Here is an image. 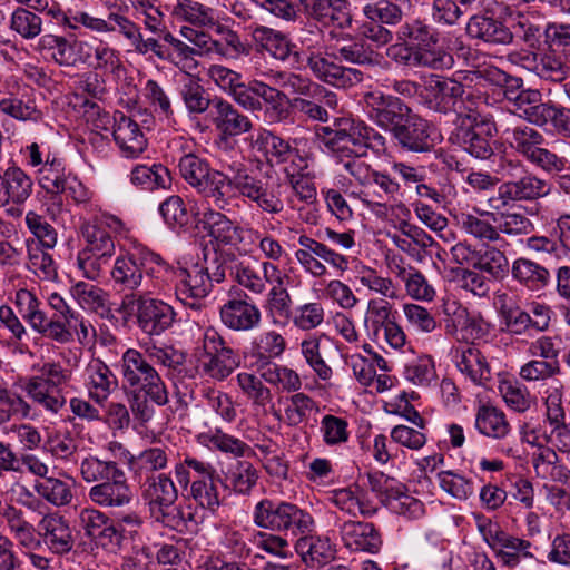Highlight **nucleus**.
I'll use <instances>...</instances> for the list:
<instances>
[{
	"mask_svg": "<svg viewBox=\"0 0 570 570\" xmlns=\"http://www.w3.org/2000/svg\"><path fill=\"white\" fill-rule=\"evenodd\" d=\"M184 180L199 194L204 200L218 209H226L233 200V188L243 197L254 202L267 214H279L284 209L281 198L282 185L276 181L254 177L245 169H238L233 177L214 169L209 163L196 154L184 155L178 163Z\"/></svg>",
	"mask_w": 570,
	"mask_h": 570,
	"instance_id": "1",
	"label": "nucleus"
},
{
	"mask_svg": "<svg viewBox=\"0 0 570 570\" xmlns=\"http://www.w3.org/2000/svg\"><path fill=\"white\" fill-rule=\"evenodd\" d=\"M124 223L120 218L90 206V217L80 227L85 240L78 253L77 264L88 279H97L115 254V243L109 232L120 234Z\"/></svg>",
	"mask_w": 570,
	"mask_h": 570,
	"instance_id": "2",
	"label": "nucleus"
},
{
	"mask_svg": "<svg viewBox=\"0 0 570 570\" xmlns=\"http://www.w3.org/2000/svg\"><path fill=\"white\" fill-rule=\"evenodd\" d=\"M165 259L147 247L138 246L116 258L111 279L120 291L134 294H163Z\"/></svg>",
	"mask_w": 570,
	"mask_h": 570,
	"instance_id": "3",
	"label": "nucleus"
},
{
	"mask_svg": "<svg viewBox=\"0 0 570 570\" xmlns=\"http://www.w3.org/2000/svg\"><path fill=\"white\" fill-rule=\"evenodd\" d=\"M142 497L148 505L150 517L161 525L184 532L188 529V521H193V514L178 508L175 503L178 499V489L171 476L167 473L145 479Z\"/></svg>",
	"mask_w": 570,
	"mask_h": 570,
	"instance_id": "4",
	"label": "nucleus"
},
{
	"mask_svg": "<svg viewBox=\"0 0 570 570\" xmlns=\"http://www.w3.org/2000/svg\"><path fill=\"white\" fill-rule=\"evenodd\" d=\"M253 522L259 529L285 537L302 538L313 532L315 528L314 518L308 511L294 503L272 499H263L256 503Z\"/></svg>",
	"mask_w": 570,
	"mask_h": 570,
	"instance_id": "5",
	"label": "nucleus"
},
{
	"mask_svg": "<svg viewBox=\"0 0 570 570\" xmlns=\"http://www.w3.org/2000/svg\"><path fill=\"white\" fill-rule=\"evenodd\" d=\"M122 385L132 393H142L158 406L168 403V391L159 371L153 366L146 352L128 348L120 360Z\"/></svg>",
	"mask_w": 570,
	"mask_h": 570,
	"instance_id": "6",
	"label": "nucleus"
},
{
	"mask_svg": "<svg viewBox=\"0 0 570 570\" xmlns=\"http://www.w3.org/2000/svg\"><path fill=\"white\" fill-rule=\"evenodd\" d=\"M38 375L28 377L22 386L27 396L45 411L57 414L66 405L62 387L72 379V371L60 362H45L38 368Z\"/></svg>",
	"mask_w": 570,
	"mask_h": 570,
	"instance_id": "7",
	"label": "nucleus"
},
{
	"mask_svg": "<svg viewBox=\"0 0 570 570\" xmlns=\"http://www.w3.org/2000/svg\"><path fill=\"white\" fill-rule=\"evenodd\" d=\"M424 97L430 108L442 114L455 112L456 121L466 116L469 107H478L481 96L465 90L454 77L432 73L424 79Z\"/></svg>",
	"mask_w": 570,
	"mask_h": 570,
	"instance_id": "8",
	"label": "nucleus"
},
{
	"mask_svg": "<svg viewBox=\"0 0 570 570\" xmlns=\"http://www.w3.org/2000/svg\"><path fill=\"white\" fill-rule=\"evenodd\" d=\"M505 139L519 156L544 173H561L567 167V159L547 148V139L533 127L521 125L509 128Z\"/></svg>",
	"mask_w": 570,
	"mask_h": 570,
	"instance_id": "9",
	"label": "nucleus"
},
{
	"mask_svg": "<svg viewBox=\"0 0 570 570\" xmlns=\"http://www.w3.org/2000/svg\"><path fill=\"white\" fill-rule=\"evenodd\" d=\"M466 116L458 120L450 140L475 158L488 159L493 155V140L497 125L492 117L482 115L478 107H469Z\"/></svg>",
	"mask_w": 570,
	"mask_h": 570,
	"instance_id": "10",
	"label": "nucleus"
},
{
	"mask_svg": "<svg viewBox=\"0 0 570 570\" xmlns=\"http://www.w3.org/2000/svg\"><path fill=\"white\" fill-rule=\"evenodd\" d=\"M164 288L163 294L174 289L179 302L193 309H200L204 305V298L212 291V282L204 274L200 265H195L190 269L174 267L166 261L163 269Z\"/></svg>",
	"mask_w": 570,
	"mask_h": 570,
	"instance_id": "11",
	"label": "nucleus"
},
{
	"mask_svg": "<svg viewBox=\"0 0 570 570\" xmlns=\"http://www.w3.org/2000/svg\"><path fill=\"white\" fill-rule=\"evenodd\" d=\"M238 364L235 351L227 345L224 337L214 327L206 328L202 352L198 355V374L215 382H223Z\"/></svg>",
	"mask_w": 570,
	"mask_h": 570,
	"instance_id": "12",
	"label": "nucleus"
},
{
	"mask_svg": "<svg viewBox=\"0 0 570 570\" xmlns=\"http://www.w3.org/2000/svg\"><path fill=\"white\" fill-rule=\"evenodd\" d=\"M364 122L354 119H340L334 128L321 127L316 131L322 144L340 161L352 157H365Z\"/></svg>",
	"mask_w": 570,
	"mask_h": 570,
	"instance_id": "13",
	"label": "nucleus"
},
{
	"mask_svg": "<svg viewBox=\"0 0 570 570\" xmlns=\"http://www.w3.org/2000/svg\"><path fill=\"white\" fill-rule=\"evenodd\" d=\"M17 303L22 318L36 333L58 344L73 342L71 330L66 328L57 317H49L41 308V303L35 294L27 289H21L17 293Z\"/></svg>",
	"mask_w": 570,
	"mask_h": 570,
	"instance_id": "14",
	"label": "nucleus"
},
{
	"mask_svg": "<svg viewBox=\"0 0 570 570\" xmlns=\"http://www.w3.org/2000/svg\"><path fill=\"white\" fill-rule=\"evenodd\" d=\"M153 294L125 295L122 305L136 306L138 327L147 335H160L175 322L176 313L171 305L151 297Z\"/></svg>",
	"mask_w": 570,
	"mask_h": 570,
	"instance_id": "15",
	"label": "nucleus"
},
{
	"mask_svg": "<svg viewBox=\"0 0 570 570\" xmlns=\"http://www.w3.org/2000/svg\"><path fill=\"white\" fill-rule=\"evenodd\" d=\"M362 106L367 118L390 134L411 110L399 97L381 90L366 91L362 97Z\"/></svg>",
	"mask_w": 570,
	"mask_h": 570,
	"instance_id": "16",
	"label": "nucleus"
},
{
	"mask_svg": "<svg viewBox=\"0 0 570 570\" xmlns=\"http://www.w3.org/2000/svg\"><path fill=\"white\" fill-rule=\"evenodd\" d=\"M298 245L301 248L295 252V257L304 271L314 277H322L327 274V268L322 261L340 272H345L348 268L347 257L335 252L323 242L301 235Z\"/></svg>",
	"mask_w": 570,
	"mask_h": 570,
	"instance_id": "17",
	"label": "nucleus"
},
{
	"mask_svg": "<svg viewBox=\"0 0 570 570\" xmlns=\"http://www.w3.org/2000/svg\"><path fill=\"white\" fill-rule=\"evenodd\" d=\"M307 67L317 80L338 89L352 88L363 82L365 77L361 69L343 66L335 57L321 52L308 56Z\"/></svg>",
	"mask_w": 570,
	"mask_h": 570,
	"instance_id": "18",
	"label": "nucleus"
},
{
	"mask_svg": "<svg viewBox=\"0 0 570 570\" xmlns=\"http://www.w3.org/2000/svg\"><path fill=\"white\" fill-rule=\"evenodd\" d=\"M551 190V185L529 169L514 181H503L498 189V198H491V207L498 209L510 202H533L546 197Z\"/></svg>",
	"mask_w": 570,
	"mask_h": 570,
	"instance_id": "19",
	"label": "nucleus"
},
{
	"mask_svg": "<svg viewBox=\"0 0 570 570\" xmlns=\"http://www.w3.org/2000/svg\"><path fill=\"white\" fill-rule=\"evenodd\" d=\"M432 125L412 109L391 132L397 145L413 153H429L435 146Z\"/></svg>",
	"mask_w": 570,
	"mask_h": 570,
	"instance_id": "20",
	"label": "nucleus"
},
{
	"mask_svg": "<svg viewBox=\"0 0 570 570\" xmlns=\"http://www.w3.org/2000/svg\"><path fill=\"white\" fill-rule=\"evenodd\" d=\"M252 147L261 153L272 166H279L291 163L299 170L306 167L304 158L298 149L292 147L288 140L276 135L272 130L261 128L252 137Z\"/></svg>",
	"mask_w": 570,
	"mask_h": 570,
	"instance_id": "21",
	"label": "nucleus"
},
{
	"mask_svg": "<svg viewBox=\"0 0 570 570\" xmlns=\"http://www.w3.org/2000/svg\"><path fill=\"white\" fill-rule=\"evenodd\" d=\"M209 118L222 141L250 132L254 128V124L247 115L230 101L218 96L214 97V107L209 111Z\"/></svg>",
	"mask_w": 570,
	"mask_h": 570,
	"instance_id": "22",
	"label": "nucleus"
},
{
	"mask_svg": "<svg viewBox=\"0 0 570 570\" xmlns=\"http://www.w3.org/2000/svg\"><path fill=\"white\" fill-rule=\"evenodd\" d=\"M33 181L20 167L10 166L0 173V208L8 207L7 213L19 217V207L31 196Z\"/></svg>",
	"mask_w": 570,
	"mask_h": 570,
	"instance_id": "23",
	"label": "nucleus"
},
{
	"mask_svg": "<svg viewBox=\"0 0 570 570\" xmlns=\"http://www.w3.org/2000/svg\"><path fill=\"white\" fill-rule=\"evenodd\" d=\"M88 499L102 509H124L132 502L134 491L122 470L121 476H111L94 484L88 491Z\"/></svg>",
	"mask_w": 570,
	"mask_h": 570,
	"instance_id": "24",
	"label": "nucleus"
},
{
	"mask_svg": "<svg viewBox=\"0 0 570 570\" xmlns=\"http://www.w3.org/2000/svg\"><path fill=\"white\" fill-rule=\"evenodd\" d=\"M37 534L56 554H67L75 546V535L69 522L59 513L45 514L37 524Z\"/></svg>",
	"mask_w": 570,
	"mask_h": 570,
	"instance_id": "25",
	"label": "nucleus"
},
{
	"mask_svg": "<svg viewBox=\"0 0 570 570\" xmlns=\"http://www.w3.org/2000/svg\"><path fill=\"white\" fill-rule=\"evenodd\" d=\"M304 14L324 26L347 28L352 23L350 0H301Z\"/></svg>",
	"mask_w": 570,
	"mask_h": 570,
	"instance_id": "26",
	"label": "nucleus"
},
{
	"mask_svg": "<svg viewBox=\"0 0 570 570\" xmlns=\"http://www.w3.org/2000/svg\"><path fill=\"white\" fill-rule=\"evenodd\" d=\"M222 323L235 332H249L257 328L262 322L258 306L248 299L230 298L220 306Z\"/></svg>",
	"mask_w": 570,
	"mask_h": 570,
	"instance_id": "27",
	"label": "nucleus"
},
{
	"mask_svg": "<svg viewBox=\"0 0 570 570\" xmlns=\"http://www.w3.org/2000/svg\"><path fill=\"white\" fill-rule=\"evenodd\" d=\"M257 51L267 52L273 58L287 61L291 56L297 57L296 46L283 32L262 24L246 28Z\"/></svg>",
	"mask_w": 570,
	"mask_h": 570,
	"instance_id": "28",
	"label": "nucleus"
},
{
	"mask_svg": "<svg viewBox=\"0 0 570 570\" xmlns=\"http://www.w3.org/2000/svg\"><path fill=\"white\" fill-rule=\"evenodd\" d=\"M344 546L351 551L377 553L383 544L379 529L371 522L346 521L340 527Z\"/></svg>",
	"mask_w": 570,
	"mask_h": 570,
	"instance_id": "29",
	"label": "nucleus"
},
{
	"mask_svg": "<svg viewBox=\"0 0 570 570\" xmlns=\"http://www.w3.org/2000/svg\"><path fill=\"white\" fill-rule=\"evenodd\" d=\"M271 79L275 86L292 95H301L315 100L324 98L327 107L335 108L337 106V97L334 92L327 90L322 85L313 82L307 77L294 72L277 71L272 75Z\"/></svg>",
	"mask_w": 570,
	"mask_h": 570,
	"instance_id": "30",
	"label": "nucleus"
},
{
	"mask_svg": "<svg viewBox=\"0 0 570 570\" xmlns=\"http://www.w3.org/2000/svg\"><path fill=\"white\" fill-rule=\"evenodd\" d=\"M336 51L343 61L352 65L383 68L387 63L383 55L374 50L363 38L352 37L348 33L337 41Z\"/></svg>",
	"mask_w": 570,
	"mask_h": 570,
	"instance_id": "31",
	"label": "nucleus"
},
{
	"mask_svg": "<svg viewBox=\"0 0 570 570\" xmlns=\"http://www.w3.org/2000/svg\"><path fill=\"white\" fill-rule=\"evenodd\" d=\"M466 33L491 45H510L513 32L499 19L489 14H474L466 24Z\"/></svg>",
	"mask_w": 570,
	"mask_h": 570,
	"instance_id": "32",
	"label": "nucleus"
},
{
	"mask_svg": "<svg viewBox=\"0 0 570 570\" xmlns=\"http://www.w3.org/2000/svg\"><path fill=\"white\" fill-rule=\"evenodd\" d=\"M458 226L468 235L482 243L499 242V232L497 230V214L488 210L479 214L459 212L454 214Z\"/></svg>",
	"mask_w": 570,
	"mask_h": 570,
	"instance_id": "33",
	"label": "nucleus"
},
{
	"mask_svg": "<svg viewBox=\"0 0 570 570\" xmlns=\"http://www.w3.org/2000/svg\"><path fill=\"white\" fill-rule=\"evenodd\" d=\"M112 135L122 155L128 158L138 157L147 146V140L138 124L124 114L115 117Z\"/></svg>",
	"mask_w": 570,
	"mask_h": 570,
	"instance_id": "34",
	"label": "nucleus"
},
{
	"mask_svg": "<svg viewBox=\"0 0 570 570\" xmlns=\"http://www.w3.org/2000/svg\"><path fill=\"white\" fill-rule=\"evenodd\" d=\"M70 295L83 309L108 317L111 313L110 295L96 284L79 281L70 287Z\"/></svg>",
	"mask_w": 570,
	"mask_h": 570,
	"instance_id": "35",
	"label": "nucleus"
},
{
	"mask_svg": "<svg viewBox=\"0 0 570 570\" xmlns=\"http://www.w3.org/2000/svg\"><path fill=\"white\" fill-rule=\"evenodd\" d=\"M456 367L473 383L487 385L491 381V368L485 356L474 345L458 347L454 351Z\"/></svg>",
	"mask_w": 570,
	"mask_h": 570,
	"instance_id": "36",
	"label": "nucleus"
},
{
	"mask_svg": "<svg viewBox=\"0 0 570 570\" xmlns=\"http://www.w3.org/2000/svg\"><path fill=\"white\" fill-rule=\"evenodd\" d=\"M218 209L210 206L203 213V228L218 245H235L240 239V228Z\"/></svg>",
	"mask_w": 570,
	"mask_h": 570,
	"instance_id": "37",
	"label": "nucleus"
},
{
	"mask_svg": "<svg viewBox=\"0 0 570 570\" xmlns=\"http://www.w3.org/2000/svg\"><path fill=\"white\" fill-rule=\"evenodd\" d=\"M531 548L532 543L529 540L512 535L507 531H503L491 547L502 566L508 568H515L522 560L534 558Z\"/></svg>",
	"mask_w": 570,
	"mask_h": 570,
	"instance_id": "38",
	"label": "nucleus"
},
{
	"mask_svg": "<svg viewBox=\"0 0 570 570\" xmlns=\"http://www.w3.org/2000/svg\"><path fill=\"white\" fill-rule=\"evenodd\" d=\"M403 63L413 67L428 68L435 71H443L452 68L454 63L453 56L439 43H429L413 48L406 56L401 57Z\"/></svg>",
	"mask_w": 570,
	"mask_h": 570,
	"instance_id": "39",
	"label": "nucleus"
},
{
	"mask_svg": "<svg viewBox=\"0 0 570 570\" xmlns=\"http://www.w3.org/2000/svg\"><path fill=\"white\" fill-rule=\"evenodd\" d=\"M400 185L387 174L374 170L368 185L362 190V202L370 207H383L395 199Z\"/></svg>",
	"mask_w": 570,
	"mask_h": 570,
	"instance_id": "40",
	"label": "nucleus"
},
{
	"mask_svg": "<svg viewBox=\"0 0 570 570\" xmlns=\"http://www.w3.org/2000/svg\"><path fill=\"white\" fill-rule=\"evenodd\" d=\"M178 92L190 115H203L214 107V98L210 97L198 77H184Z\"/></svg>",
	"mask_w": 570,
	"mask_h": 570,
	"instance_id": "41",
	"label": "nucleus"
},
{
	"mask_svg": "<svg viewBox=\"0 0 570 570\" xmlns=\"http://www.w3.org/2000/svg\"><path fill=\"white\" fill-rule=\"evenodd\" d=\"M474 425L482 435L497 440L507 438L511 432L504 412L487 404L478 407Z\"/></svg>",
	"mask_w": 570,
	"mask_h": 570,
	"instance_id": "42",
	"label": "nucleus"
},
{
	"mask_svg": "<svg viewBox=\"0 0 570 570\" xmlns=\"http://www.w3.org/2000/svg\"><path fill=\"white\" fill-rule=\"evenodd\" d=\"M85 375L90 396L97 402L106 400L117 385L116 376L100 360H92L87 365Z\"/></svg>",
	"mask_w": 570,
	"mask_h": 570,
	"instance_id": "43",
	"label": "nucleus"
},
{
	"mask_svg": "<svg viewBox=\"0 0 570 570\" xmlns=\"http://www.w3.org/2000/svg\"><path fill=\"white\" fill-rule=\"evenodd\" d=\"M168 448L153 446L145 449L137 456H129V465L135 474L145 479L164 473L168 466Z\"/></svg>",
	"mask_w": 570,
	"mask_h": 570,
	"instance_id": "44",
	"label": "nucleus"
},
{
	"mask_svg": "<svg viewBox=\"0 0 570 570\" xmlns=\"http://www.w3.org/2000/svg\"><path fill=\"white\" fill-rule=\"evenodd\" d=\"M531 463L535 474L543 480L561 481L570 471L559 464V455L547 445L539 444L531 454Z\"/></svg>",
	"mask_w": 570,
	"mask_h": 570,
	"instance_id": "45",
	"label": "nucleus"
},
{
	"mask_svg": "<svg viewBox=\"0 0 570 570\" xmlns=\"http://www.w3.org/2000/svg\"><path fill=\"white\" fill-rule=\"evenodd\" d=\"M286 350L285 337L275 330L259 333L252 342V356L258 366L272 363L273 358L281 357Z\"/></svg>",
	"mask_w": 570,
	"mask_h": 570,
	"instance_id": "46",
	"label": "nucleus"
},
{
	"mask_svg": "<svg viewBox=\"0 0 570 570\" xmlns=\"http://www.w3.org/2000/svg\"><path fill=\"white\" fill-rule=\"evenodd\" d=\"M296 551L312 566H325L335 558L336 550L327 538L305 535L297 540Z\"/></svg>",
	"mask_w": 570,
	"mask_h": 570,
	"instance_id": "47",
	"label": "nucleus"
},
{
	"mask_svg": "<svg viewBox=\"0 0 570 570\" xmlns=\"http://www.w3.org/2000/svg\"><path fill=\"white\" fill-rule=\"evenodd\" d=\"M397 38L413 48L439 43L440 33L425 19L414 18L401 24Z\"/></svg>",
	"mask_w": 570,
	"mask_h": 570,
	"instance_id": "48",
	"label": "nucleus"
},
{
	"mask_svg": "<svg viewBox=\"0 0 570 570\" xmlns=\"http://www.w3.org/2000/svg\"><path fill=\"white\" fill-rule=\"evenodd\" d=\"M511 272L514 279L532 291L544 288L550 281V273L544 266L527 258L515 259Z\"/></svg>",
	"mask_w": 570,
	"mask_h": 570,
	"instance_id": "49",
	"label": "nucleus"
},
{
	"mask_svg": "<svg viewBox=\"0 0 570 570\" xmlns=\"http://www.w3.org/2000/svg\"><path fill=\"white\" fill-rule=\"evenodd\" d=\"M130 181L147 190L167 189L171 185V176L161 164L137 165L131 170Z\"/></svg>",
	"mask_w": 570,
	"mask_h": 570,
	"instance_id": "50",
	"label": "nucleus"
},
{
	"mask_svg": "<svg viewBox=\"0 0 570 570\" xmlns=\"http://www.w3.org/2000/svg\"><path fill=\"white\" fill-rule=\"evenodd\" d=\"M12 417L33 419L32 406L22 395L0 386V425L7 424Z\"/></svg>",
	"mask_w": 570,
	"mask_h": 570,
	"instance_id": "51",
	"label": "nucleus"
},
{
	"mask_svg": "<svg viewBox=\"0 0 570 570\" xmlns=\"http://www.w3.org/2000/svg\"><path fill=\"white\" fill-rule=\"evenodd\" d=\"M256 98L262 101V105H265L264 115L269 121L279 122L287 117L284 91L257 80Z\"/></svg>",
	"mask_w": 570,
	"mask_h": 570,
	"instance_id": "52",
	"label": "nucleus"
},
{
	"mask_svg": "<svg viewBox=\"0 0 570 570\" xmlns=\"http://www.w3.org/2000/svg\"><path fill=\"white\" fill-rule=\"evenodd\" d=\"M237 259L232 252L214 250L212 254H205L204 265H200V268L208 276L212 285L219 284L225 281L228 272L233 276Z\"/></svg>",
	"mask_w": 570,
	"mask_h": 570,
	"instance_id": "53",
	"label": "nucleus"
},
{
	"mask_svg": "<svg viewBox=\"0 0 570 570\" xmlns=\"http://www.w3.org/2000/svg\"><path fill=\"white\" fill-rule=\"evenodd\" d=\"M100 76L112 75L119 77L124 69L120 53L107 42L99 40L92 50L91 63L88 65Z\"/></svg>",
	"mask_w": 570,
	"mask_h": 570,
	"instance_id": "54",
	"label": "nucleus"
},
{
	"mask_svg": "<svg viewBox=\"0 0 570 570\" xmlns=\"http://www.w3.org/2000/svg\"><path fill=\"white\" fill-rule=\"evenodd\" d=\"M80 475L85 482L97 484L111 476H121L122 469L116 461L101 460L95 455H89L80 463Z\"/></svg>",
	"mask_w": 570,
	"mask_h": 570,
	"instance_id": "55",
	"label": "nucleus"
},
{
	"mask_svg": "<svg viewBox=\"0 0 570 570\" xmlns=\"http://www.w3.org/2000/svg\"><path fill=\"white\" fill-rule=\"evenodd\" d=\"M262 379L285 392H297L302 387V380L294 370L275 363L258 366Z\"/></svg>",
	"mask_w": 570,
	"mask_h": 570,
	"instance_id": "56",
	"label": "nucleus"
},
{
	"mask_svg": "<svg viewBox=\"0 0 570 570\" xmlns=\"http://www.w3.org/2000/svg\"><path fill=\"white\" fill-rule=\"evenodd\" d=\"M36 50L40 53H48L58 66L71 68V39L46 33L38 39Z\"/></svg>",
	"mask_w": 570,
	"mask_h": 570,
	"instance_id": "57",
	"label": "nucleus"
},
{
	"mask_svg": "<svg viewBox=\"0 0 570 570\" xmlns=\"http://www.w3.org/2000/svg\"><path fill=\"white\" fill-rule=\"evenodd\" d=\"M570 75V66L563 53L549 48L539 52V68L537 76L542 79L560 82Z\"/></svg>",
	"mask_w": 570,
	"mask_h": 570,
	"instance_id": "58",
	"label": "nucleus"
},
{
	"mask_svg": "<svg viewBox=\"0 0 570 570\" xmlns=\"http://www.w3.org/2000/svg\"><path fill=\"white\" fill-rule=\"evenodd\" d=\"M43 21L36 12L19 7L10 16V29L23 40H33L41 37Z\"/></svg>",
	"mask_w": 570,
	"mask_h": 570,
	"instance_id": "59",
	"label": "nucleus"
},
{
	"mask_svg": "<svg viewBox=\"0 0 570 570\" xmlns=\"http://www.w3.org/2000/svg\"><path fill=\"white\" fill-rule=\"evenodd\" d=\"M171 13L177 19H183L193 24L203 27L215 24L214 10L194 0H176Z\"/></svg>",
	"mask_w": 570,
	"mask_h": 570,
	"instance_id": "60",
	"label": "nucleus"
},
{
	"mask_svg": "<svg viewBox=\"0 0 570 570\" xmlns=\"http://www.w3.org/2000/svg\"><path fill=\"white\" fill-rule=\"evenodd\" d=\"M225 480L235 492L247 494L257 483L258 471L248 461H237L226 472Z\"/></svg>",
	"mask_w": 570,
	"mask_h": 570,
	"instance_id": "61",
	"label": "nucleus"
},
{
	"mask_svg": "<svg viewBox=\"0 0 570 570\" xmlns=\"http://www.w3.org/2000/svg\"><path fill=\"white\" fill-rule=\"evenodd\" d=\"M36 492L56 507L67 505L72 501L71 487L57 478H45L35 485Z\"/></svg>",
	"mask_w": 570,
	"mask_h": 570,
	"instance_id": "62",
	"label": "nucleus"
},
{
	"mask_svg": "<svg viewBox=\"0 0 570 570\" xmlns=\"http://www.w3.org/2000/svg\"><path fill=\"white\" fill-rule=\"evenodd\" d=\"M366 478L368 488L385 507L393 502L395 495L402 494L403 490H405V485L402 482L383 472L368 473Z\"/></svg>",
	"mask_w": 570,
	"mask_h": 570,
	"instance_id": "63",
	"label": "nucleus"
},
{
	"mask_svg": "<svg viewBox=\"0 0 570 570\" xmlns=\"http://www.w3.org/2000/svg\"><path fill=\"white\" fill-rule=\"evenodd\" d=\"M475 268L494 278H503L509 273V261L500 249L487 246L479 250Z\"/></svg>",
	"mask_w": 570,
	"mask_h": 570,
	"instance_id": "64",
	"label": "nucleus"
}]
</instances>
